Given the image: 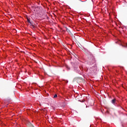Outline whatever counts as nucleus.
Here are the masks:
<instances>
[{
	"label": "nucleus",
	"mask_w": 127,
	"mask_h": 127,
	"mask_svg": "<svg viewBox=\"0 0 127 127\" xmlns=\"http://www.w3.org/2000/svg\"><path fill=\"white\" fill-rule=\"evenodd\" d=\"M116 99H114L112 100V103L113 104V105H115L116 104Z\"/></svg>",
	"instance_id": "obj_2"
},
{
	"label": "nucleus",
	"mask_w": 127,
	"mask_h": 127,
	"mask_svg": "<svg viewBox=\"0 0 127 127\" xmlns=\"http://www.w3.org/2000/svg\"><path fill=\"white\" fill-rule=\"evenodd\" d=\"M121 45L123 47H127V43L126 41H122L121 42Z\"/></svg>",
	"instance_id": "obj_1"
},
{
	"label": "nucleus",
	"mask_w": 127,
	"mask_h": 127,
	"mask_svg": "<svg viewBox=\"0 0 127 127\" xmlns=\"http://www.w3.org/2000/svg\"><path fill=\"white\" fill-rule=\"evenodd\" d=\"M55 98H57V94H55V95L54 96V99H55Z\"/></svg>",
	"instance_id": "obj_4"
},
{
	"label": "nucleus",
	"mask_w": 127,
	"mask_h": 127,
	"mask_svg": "<svg viewBox=\"0 0 127 127\" xmlns=\"http://www.w3.org/2000/svg\"><path fill=\"white\" fill-rule=\"evenodd\" d=\"M27 21L28 23H30V24H31V22L30 21V19L29 18H27Z\"/></svg>",
	"instance_id": "obj_3"
}]
</instances>
